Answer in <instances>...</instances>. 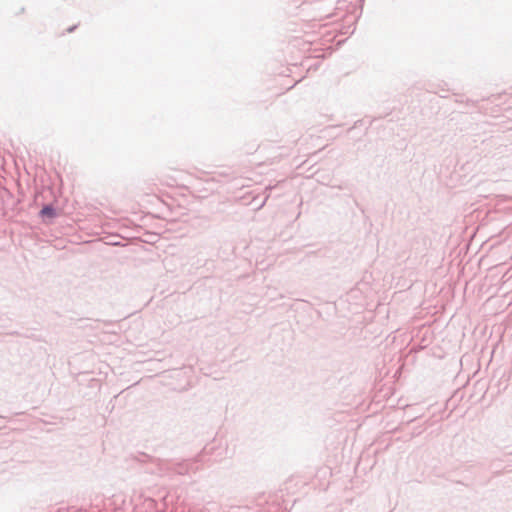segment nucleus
I'll return each mask as SVG.
<instances>
[{
  "label": "nucleus",
  "mask_w": 512,
  "mask_h": 512,
  "mask_svg": "<svg viewBox=\"0 0 512 512\" xmlns=\"http://www.w3.org/2000/svg\"><path fill=\"white\" fill-rule=\"evenodd\" d=\"M42 214H47V215H52L53 214V210L52 208L50 207H44L41 211Z\"/></svg>",
  "instance_id": "obj_1"
}]
</instances>
